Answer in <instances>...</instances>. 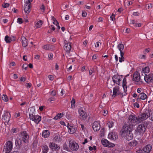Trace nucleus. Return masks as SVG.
Returning <instances> with one entry per match:
<instances>
[{
    "label": "nucleus",
    "mask_w": 153,
    "mask_h": 153,
    "mask_svg": "<svg viewBox=\"0 0 153 153\" xmlns=\"http://www.w3.org/2000/svg\"><path fill=\"white\" fill-rule=\"evenodd\" d=\"M42 48L44 49L49 50L50 51L54 50L55 49V46L50 44H47L42 46Z\"/></svg>",
    "instance_id": "obj_20"
},
{
    "label": "nucleus",
    "mask_w": 153,
    "mask_h": 153,
    "mask_svg": "<svg viewBox=\"0 0 153 153\" xmlns=\"http://www.w3.org/2000/svg\"><path fill=\"white\" fill-rule=\"evenodd\" d=\"M30 4H25L24 7V10L25 12L27 13H29L31 10L30 9Z\"/></svg>",
    "instance_id": "obj_23"
},
{
    "label": "nucleus",
    "mask_w": 153,
    "mask_h": 153,
    "mask_svg": "<svg viewBox=\"0 0 153 153\" xmlns=\"http://www.w3.org/2000/svg\"><path fill=\"white\" fill-rule=\"evenodd\" d=\"M143 73L145 74V73H148L149 71V67H145L143 69Z\"/></svg>",
    "instance_id": "obj_35"
},
{
    "label": "nucleus",
    "mask_w": 153,
    "mask_h": 153,
    "mask_svg": "<svg viewBox=\"0 0 153 153\" xmlns=\"http://www.w3.org/2000/svg\"><path fill=\"white\" fill-rule=\"evenodd\" d=\"M132 125L129 123H125L123 126L120 133L123 137H124L127 140H131L133 137L132 133Z\"/></svg>",
    "instance_id": "obj_1"
},
{
    "label": "nucleus",
    "mask_w": 153,
    "mask_h": 153,
    "mask_svg": "<svg viewBox=\"0 0 153 153\" xmlns=\"http://www.w3.org/2000/svg\"><path fill=\"white\" fill-rule=\"evenodd\" d=\"M48 78L50 80H53L54 78L53 76L52 75H50L48 76Z\"/></svg>",
    "instance_id": "obj_55"
},
{
    "label": "nucleus",
    "mask_w": 153,
    "mask_h": 153,
    "mask_svg": "<svg viewBox=\"0 0 153 153\" xmlns=\"http://www.w3.org/2000/svg\"><path fill=\"white\" fill-rule=\"evenodd\" d=\"M15 38L14 36L10 37L7 35L5 36L4 40L7 43H10L12 41H14Z\"/></svg>",
    "instance_id": "obj_21"
},
{
    "label": "nucleus",
    "mask_w": 153,
    "mask_h": 153,
    "mask_svg": "<svg viewBox=\"0 0 153 153\" xmlns=\"http://www.w3.org/2000/svg\"><path fill=\"white\" fill-rule=\"evenodd\" d=\"M102 144L104 146L108 147H113L114 146V144L110 143L106 139H104L101 140Z\"/></svg>",
    "instance_id": "obj_10"
},
{
    "label": "nucleus",
    "mask_w": 153,
    "mask_h": 153,
    "mask_svg": "<svg viewBox=\"0 0 153 153\" xmlns=\"http://www.w3.org/2000/svg\"><path fill=\"white\" fill-rule=\"evenodd\" d=\"M48 147L47 146H43V153H47L48 149Z\"/></svg>",
    "instance_id": "obj_41"
},
{
    "label": "nucleus",
    "mask_w": 153,
    "mask_h": 153,
    "mask_svg": "<svg viewBox=\"0 0 153 153\" xmlns=\"http://www.w3.org/2000/svg\"><path fill=\"white\" fill-rule=\"evenodd\" d=\"M100 44L101 45V43H100L99 42H97L95 44V45L96 47H98L99 46V45Z\"/></svg>",
    "instance_id": "obj_52"
},
{
    "label": "nucleus",
    "mask_w": 153,
    "mask_h": 153,
    "mask_svg": "<svg viewBox=\"0 0 153 153\" xmlns=\"http://www.w3.org/2000/svg\"><path fill=\"white\" fill-rule=\"evenodd\" d=\"M53 139L56 142H59L62 140V139L59 135H56L53 138Z\"/></svg>",
    "instance_id": "obj_30"
},
{
    "label": "nucleus",
    "mask_w": 153,
    "mask_h": 153,
    "mask_svg": "<svg viewBox=\"0 0 153 153\" xmlns=\"http://www.w3.org/2000/svg\"><path fill=\"white\" fill-rule=\"evenodd\" d=\"M33 0H25L26 4H30V2L32 1Z\"/></svg>",
    "instance_id": "obj_53"
},
{
    "label": "nucleus",
    "mask_w": 153,
    "mask_h": 153,
    "mask_svg": "<svg viewBox=\"0 0 153 153\" xmlns=\"http://www.w3.org/2000/svg\"><path fill=\"white\" fill-rule=\"evenodd\" d=\"M90 151L93 150H95L96 149V147L95 146H94L93 147L90 146L88 147Z\"/></svg>",
    "instance_id": "obj_45"
},
{
    "label": "nucleus",
    "mask_w": 153,
    "mask_h": 153,
    "mask_svg": "<svg viewBox=\"0 0 153 153\" xmlns=\"http://www.w3.org/2000/svg\"><path fill=\"white\" fill-rule=\"evenodd\" d=\"M2 99L5 102H7L8 99L6 95L3 94L2 97Z\"/></svg>",
    "instance_id": "obj_42"
},
{
    "label": "nucleus",
    "mask_w": 153,
    "mask_h": 153,
    "mask_svg": "<svg viewBox=\"0 0 153 153\" xmlns=\"http://www.w3.org/2000/svg\"><path fill=\"white\" fill-rule=\"evenodd\" d=\"M71 108H74L75 106V100L74 98H73L72 99V100L71 101Z\"/></svg>",
    "instance_id": "obj_40"
},
{
    "label": "nucleus",
    "mask_w": 153,
    "mask_h": 153,
    "mask_svg": "<svg viewBox=\"0 0 153 153\" xmlns=\"http://www.w3.org/2000/svg\"><path fill=\"white\" fill-rule=\"evenodd\" d=\"M115 15L114 14H112V16L110 17V19L111 20H112L113 21H114L115 19L114 17Z\"/></svg>",
    "instance_id": "obj_47"
},
{
    "label": "nucleus",
    "mask_w": 153,
    "mask_h": 153,
    "mask_svg": "<svg viewBox=\"0 0 153 153\" xmlns=\"http://www.w3.org/2000/svg\"><path fill=\"white\" fill-rule=\"evenodd\" d=\"M128 144L129 145L131 146H135L137 144V142L136 140H133L129 142Z\"/></svg>",
    "instance_id": "obj_31"
},
{
    "label": "nucleus",
    "mask_w": 153,
    "mask_h": 153,
    "mask_svg": "<svg viewBox=\"0 0 153 153\" xmlns=\"http://www.w3.org/2000/svg\"><path fill=\"white\" fill-rule=\"evenodd\" d=\"M55 20H53V23L54 24L56 25H59V23L57 22V21L55 19Z\"/></svg>",
    "instance_id": "obj_50"
},
{
    "label": "nucleus",
    "mask_w": 153,
    "mask_h": 153,
    "mask_svg": "<svg viewBox=\"0 0 153 153\" xmlns=\"http://www.w3.org/2000/svg\"><path fill=\"white\" fill-rule=\"evenodd\" d=\"M147 127L146 123H145V122L142 123L138 126L137 128V131L140 134H142L145 131Z\"/></svg>",
    "instance_id": "obj_7"
},
{
    "label": "nucleus",
    "mask_w": 153,
    "mask_h": 153,
    "mask_svg": "<svg viewBox=\"0 0 153 153\" xmlns=\"http://www.w3.org/2000/svg\"><path fill=\"white\" fill-rule=\"evenodd\" d=\"M113 95L112 97H115L117 94H118V93L119 91V88L117 87H115L113 90Z\"/></svg>",
    "instance_id": "obj_29"
},
{
    "label": "nucleus",
    "mask_w": 153,
    "mask_h": 153,
    "mask_svg": "<svg viewBox=\"0 0 153 153\" xmlns=\"http://www.w3.org/2000/svg\"><path fill=\"white\" fill-rule=\"evenodd\" d=\"M50 134V133L49 131L48 130H45L43 131L42 136L44 138H47L49 136Z\"/></svg>",
    "instance_id": "obj_27"
},
{
    "label": "nucleus",
    "mask_w": 153,
    "mask_h": 153,
    "mask_svg": "<svg viewBox=\"0 0 153 153\" xmlns=\"http://www.w3.org/2000/svg\"><path fill=\"white\" fill-rule=\"evenodd\" d=\"M63 114L61 113H58L57 115L54 117L53 119L54 120H58L59 119L62 117Z\"/></svg>",
    "instance_id": "obj_36"
},
{
    "label": "nucleus",
    "mask_w": 153,
    "mask_h": 153,
    "mask_svg": "<svg viewBox=\"0 0 153 153\" xmlns=\"http://www.w3.org/2000/svg\"><path fill=\"white\" fill-rule=\"evenodd\" d=\"M152 149V146L150 145H148L143 149V152L142 153H149Z\"/></svg>",
    "instance_id": "obj_17"
},
{
    "label": "nucleus",
    "mask_w": 153,
    "mask_h": 153,
    "mask_svg": "<svg viewBox=\"0 0 153 153\" xmlns=\"http://www.w3.org/2000/svg\"><path fill=\"white\" fill-rule=\"evenodd\" d=\"M87 15V13L85 12H82V15L83 17H85Z\"/></svg>",
    "instance_id": "obj_59"
},
{
    "label": "nucleus",
    "mask_w": 153,
    "mask_h": 153,
    "mask_svg": "<svg viewBox=\"0 0 153 153\" xmlns=\"http://www.w3.org/2000/svg\"><path fill=\"white\" fill-rule=\"evenodd\" d=\"M68 142L69 147L71 150L73 151L78 150L79 148V145L74 140L69 139Z\"/></svg>",
    "instance_id": "obj_2"
},
{
    "label": "nucleus",
    "mask_w": 153,
    "mask_h": 153,
    "mask_svg": "<svg viewBox=\"0 0 153 153\" xmlns=\"http://www.w3.org/2000/svg\"><path fill=\"white\" fill-rule=\"evenodd\" d=\"M40 9L41 10H43L44 11L45 10V6L44 5L42 4L40 7Z\"/></svg>",
    "instance_id": "obj_64"
},
{
    "label": "nucleus",
    "mask_w": 153,
    "mask_h": 153,
    "mask_svg": "<svg viewBox=\"0 0 153 153\" xmlns=\"http://www.w3.org/2000/svg\"><path fill=\"white\" fill-rule=\"evenodd\" d=\"M68 131L69 133L71 134H73L74 133L75 131L74 129L73 128H68Z\"/></svg>",
    "instance_id": "obj_43"
},
{
    "label": "nucleus",
    "mask_w": 153,
    "mask_h": 153,
    "mask_svg": "<svg viewBox=\"0 0 153 153\" xmlns=\"http://www.w3.org/2000/svg\"><path fill=\"white\" fill-rule=\"evenodd\" d=\"M117 137L118 136L115 132H111L108 135V138L113 140H115Z\"/></svg>",
    "instance_id": "obj_18"
},
{
    "label": "nucleus",
    "mask_w": 153,
    "mask_h": 153,
    "mask_svg": "<svg viewBox=\"0 0 153 153\" xmlns=\"http://www.w3.org/2000/svg\"><path fill=\"white\" fill-rule=\"evenodd\" d=\"M150 113L149 111H146L144 112L139 115L138 117V122L140 123L143 120H145L150 117Z\"/></svg>",
    "instance_id": "obj_6"
},
{
    "label": "nucleus",
    "mask_w": 153,
    "mask_h": 153,
    "mask_svg": "<svg viewBox=\"0 0 153 153\" xmlns=\"http://www.w3.org/2000/svg\"><path fill=\"white\" fill-rule=\"evenodd\" d=\"M15 144L16 147H17L18 148H20L22 146L21 145V143L19 142V138L15 140Z\"/></svg>",
    "instance_id": "obj_34"
},
{
    "label": "nucleus",
    "mask_w": 153,
    "mask_h": 153,
    "mask_svg": "<svg viewBox=\"0 0 153 153\" xmlns=\"http://www.w3.org/2000/svg\"><path fill=\"white\" fill-rule=\"evenodd\" d=\"M108 113V111H107L104 110L103 111V115L105 116L107 115Z\"/></svg>",
    "instance_id": "obj_62"
},
{
    "label": "nucleus",
    "mask_w": 153,
    "mask_h": 153,
    "mask_svg": "<svg viewBox=\"0 0 153 153\" xmlns=\"http://www.w3.org/2000/svg\"><path fill=\"white\" fill-rule=\"evenodd\" d=\"M94 69V68H93L89 70V74L90 75H92V73L95 72Z\"/></svg>",
    "instance_id": "obj_44"
},
{
    "label": "nucleus",
    "mask_w": 153,
    "mask_h": 153,
    "mask_svg": "<svg viewBox=\"0 0 153 153\" xmlns=\"http://www.w3.org/2000/svg\"><path fill=\"white\" fill-rule=\"evenodd\" d=\"M22 44L23 47H26L27 45V40L25 37H23L22 38Z\"/></svg>",
    "instance_id": "obj_26"
},
{
    "label": "nucleus",
    "mask_w": 153,
    "mask_h": 153,
    "mask_svg": "<svg viewBox=\"0 0 153 153\" xmlns=\"http://www.w3.org/2000/svg\"><path fill=\"white\" fill-rule=\"evenodd\" d=\"M113 81L114 83L120 85L121 79L119 76L117 75H115L112 77Z\"/></svg>",
    "instance_id": "obj_15"
},
{
    "label": "nucleus",
    "mask_w": 153,
    "mask_h": 153,
    "mask_svg": "<svg viewBox=\"0 0 153 153\" xmlns=\"http://www.w3.org/2000/svg\"><path fill=\"white\" fill-rule=\"evenodd\" d=\"M9 5H10V4L8 3H4V4H3L2 6L4 8H7V7H8L9 6Z\"/></svg>",
    "instance_id": "obj_46"
},
{
    "label": "nucleus",
    "mask_w": 153,
    "mask_h": 153,
    "mask_svg": "<svg viewBox=\"0 0 153 153\" xmlns=\"http://www.w3.org/2000/svg\"><path fill=\"white\" fill-rule=\"evenodd\" d=\"M134 107H136L137 108L139 107V104L137 102H135L134 104Z\"/></svg>",
    "instance_id": "obj_58"
},
{
    "label": "nucleus",
    "mask_w": 153,
    "mask_h": 153,
    "mask_svg": "<svg viewBox=\"0 0 153 153\" xmlns=\"http://www.w3.org/2000/svg\"><path fill=\"white\" fill-rule=\"evenodd\" d=\"M107 125L108 128H112L113 126L114 125V123L111 121H109L107 123Z\"/></svg>",
    "instance_id": "obj_37"
},
{
    "label": "nucleus",
    "mask_w": 153,
    "mask_h": 153,
    "mask_svg": "<svg viewBox=\"0 0 153 153\" xmlns=\"http://www.w3.org/2000/svg\"><path fill=\"white\" fill-rule=\"evenodd\" d=\"M49 147L51 149L53 150H58L60 148L55 143H50Z\"/></svg>",
    "instance_id": "obj_22"
},
{
    "label": "nucleus",
    "mask_w": 153,
    "mask_h": 153,
    "mask_svg": "<svg viewBox=\"0 0 153 153\" xmlns=\"http://www.w3.org/2000/svg\"><path fill=\"white\" fill-rule=\"evenodd\" d=\"M117 48L119 50L120 52V53H124L123 51V50L124 49V46L122 43L119 44L117 45Z\"/></svg>",
    "instance_id": "obj_28"
},
{
    "label": "nucleus",
    "mask_w": 153,
    "mask_h": 153,
    "mask_svg": "<svg viewBox=\"0 0 153 153\" xmlns=\"http://www.w3.org/2000/svg\"><path fill=\"white\" fill-rule=\"evenodd\" d=\"M17 22L21 24L23 23L22 19L19 18L17 19Z\"/></svg>",
    "instance_id": "obj_48"
},
{
    "label": "nucleus",
    "mask_w": 153,
    "mask_h": 153,
    "mask_svg": "<svg viewBox=\"0 0 153 153\" xmlns=\"http://www.w3.org/2000/svg\"><path fill=\"white\" fill-rule=\"evenodd\" d=\"M55 100V98L54 97H51L48 99V101L50 102L52 101H54Z\"/></svg>",
    "instance_id": "obj_57"
},
{
    "label": "nucleus",
    "mask_w": 153,
    "mask_h": 153,
    "mask_svg": "<svg viewBox=\"0 0 153 153\" xmlns=\"http://www.w3.org/2000/svg\"><path fill=\"white\" fill-rule=\"evenodd\" d=\"M42 21L41 20H40L38 21L37 22L36 25L35 26L37 28H39L42 25Z\"/></svg>",
    "instance_id": "obj_38"
},
{
    "label": "nucleus",
    "mask_w": 153,
    "mask_h": 153,
    "mask_svg": "<svg viewBox=\"0 0 153 153\" xmlns=\"http://www.w3.org/2000/svg\"><path fill=\"white\" fill-rule=\"evenodd\" d=\"M50 29L54 31L55 30L54 26L53 25H51V26H49Z\"/></svg>",
    "instance_id": "obj_61"
},
{
    "label": "nucleus",
    "mask_w": 153,
    "mask_h": 153,
    "mask_svg": "<svg viewBox=\"0 0 153 153\" xmlns=\"http://www.w3.org/2000/svg\"><path fill=\"white\" fill-rule=\"evenodd\" d=\"M78 112L80 118L82 120H85L87 117V115L86 113L83 110L79 108L78 110Z\"/></svg>",
    "instance_id": "obj_8"
},
{
    "label": "nucleus",
    "mask_w": 153,
    "mask_h": 153,
    "mask_svg": "<svg viewBox=\"0 0 153 153\" xmlns=\"http://www.w3.org/2000/svg\"><path fill=\"white\" fill-rule=\"evenodd\" d=\"M53 54L52 53H50L49 54V55H48V57L49 58H50V59H51V58H52L53 57Z\"/></svg>",
    "instance_id": "obj_60"
},
{
    "label": "nucleus",
    "mask_w": 153,
    "mask_h": 153,
    "mask_svg": "<svg viewBox=\"0 0 153 153\" xmlns=\"http://www.w3.org/2000/svg\"><path fill=\"white\" fill-rule=\"evenodd\" d=\"M56 94V91L54 90H53L51 93V95L53 96L55 95Z\"/></svg>",
    "instance_id": "obj_54"
},
{
    "label": "nucleus",
    "mask_w": 153,
    "mask_h": 153,
    "mask_svg": "<svg viewBox=\"0 0 153 153\" xmlns=\"http://www.w3.org/2000/svg\"><path fill=\"white\" fill-rule=\"evenodd\" d=\"M129 121L131 124L135 123L138 122V117H136L134 114L130 115L128 117Z\"/></svg>",
    "instance_id": "obj_13"
},
{
    "label": "nucleus",
    "mask_w": 153,
    "mask_h": 153,
    "mask_svg": "<svg viewBox=\"0 0 153 153\" xmlns=\"http://www.w3.org/2000/svg\"><path fill=\"white\" fill-rule=\"evenodd\" d=\"M27 65L26 64H23L22 66V68L25 70H26L27 69Z\"/></svg>",
    "instance_id": "obj_51"
},
{
    "label": "nucleus",
    "mask_w": 153,
    "mask_h": 153,
    "mask_svg": "<svg viewBox=\"0 0 153 153\" xmlns=\"http://www.w3.org/2000/svg\"><path fill=\"white\" fill-rule=\"evenodd\" d=\"M26 80V79L24 77H21L20 78V80L21 82H24Z\"/></svg>",
    "instance_id": "obj_49"
},
{
    "label": "nucleus",
    "mask_w": 153,
    "mask_h": 153,
    "mask_svg": "<svg viewBox=\"0 0 153 153\" xmlns=\"http://www.w3.org/2000/svg\"><path fill=\"white\" fill-rule=\"evenodd\" d=\"M28 138L29 136L25 131L22 132L20 134L19 138V142L21 143V146L27 142Z\"/></svg>",
    "instance_id": "obj_3"
},
{
    "label": "nucleus",
    "mask_w": 153,
    "mask_h": 153,
    "mask_svg": "<svg viewBox=\"0 0 153 153\" xmlns=\"http://www.w3.org/2000/svg\"><path fill=\"white\" fill-rule=\"evenodd\" d=\"M102 144L104 146L108 147H113L114 146V144L110 143L106 139H104L101 140Z\"/></svg>",
    "instance_id": "obj_11"
},
{
    "label": "nucleus",
    "mask_w": 153,
    "mask_h": 153,
    "mask_svg": "<svg viewBox=\"0 0 153 153\" xmlns=\"http://www.w3.org/2000/svg\"><path fill=\"white\" fill-rule=\"evenodd\" d=\"M25 86L27 88H30L31 86V84L30 83H26Z\"/></svg>",
    "instance_id": "obj_56"
},
{
    "label": "nucleus",
    "mask_w": 153,
    "mask_h": 153,
    "mask_svg": "<svg viewBox=\"0 0 153 153\" xmlns=\"http://www.w3.org/2000/svg\"><path fill=\"white\" fill-rule=\"evenodd\" d=\"M30 120L34 121L36 123L38 124L41 121V117L39 115H33V118H30Z\"/></svg>",
    "instance_id": "obj_19"
},
{
    "label": "nucleus",
    "mask_w": 153,
    "mask_h": 153,
    "mask_svg": "<svg viewBox=\"0 0 153 153\" xmlns=\"http://www.w3.org/2000/svg\"><path fill=\"white\" fill-rule=\"evenodd\" d=\"M2 120H4L6 122H7L10 120V113L7 111H5L4 114L2 116Z\"/></svg>",
    "instance_id": "obj_12"
},
{
    "label": "nucleus",
    "mask_w": 153,
    "mask_h": 153,
    "mask_svg": "<svg viewBox=\"0 0 153 153\" xmlns=\"http://www.w3.org/2000/svg\"><path fill=\"white\" fill-rule=\"evenodd\" d=\"M140 77L139 73L138 71H136L133 75V81L138 82L140 81Z\"/></svg>",
    "instance_id": "obj_16"
},
{
    "label": "nucleus",
    "mask_w": 153,
    "mask_h": 153,
    "mask_svg": "<svg viewBox=\"0 0 153 153\" xmlns=\"http://www.w3.org/2000/svg\"><path fill=\"white\" fill-rule=\"evenodd\" d=\"M92 125L93 129L94 131H98L100 129V125L98 122L95 121Z\"/></svg>",
    "instance_id": "obj_14"
},
{
    "label": "nucleus",
    "mask_w": 153,
    "mask_h": 153,
    "mask_svg": "<svg viewBox=\"0 0 153 153\" xmlns=\"http://www.w3.org/2000/svg\"><path fill=\"white\" fill-rule=\"evenodd\" d=\"M63 148L64 150H65L68 152H69L70 151V148L67 146V144L65 143L63 144Z\"/></svg>",
    "instance_id": "obj_39"
},
{
    "label": "nucleus",
    "mask_w": 153,
    "mask_h": 153,
    "mask_svg": "<svg viewBox=\"0 0 153 153\" xmlns=\"http://www.w3.org/2000/svg\"><path fill=\"white\" fill-rule=\"evenodd\" d=\"M140 95V98L143 100H145L147 98V96L144 93H141Z\"/></svg>",
    "instance_id": "obj_33"
},
{
    "label": "nucleus",
    "mask_w": 153,
    "mask_h": 153,
    "mask_svg": "<svg viewBox=\"0 0 153 153\" xmlns=\"http://www.w3.org/2000/svg\"><path fill=\"white\" fill-rule=\"evenodd\" d=\"M30 109L29 117L30 118H33V115L35 114V109L34 108L32 107L30 108L29 109Z\"/></svg>",
    "instance_id": "obj_24"
},
{
    "label": "nucleus",
    "mask_w": 153,
    "mask_h": 153,
    "mask_svg": "<svg viewBox=\"0 0 153 153\" xmlns=\"http://www.w3.org/2000/svg\"><path fill=\"white\" fill-rule=\"evenodd\" d=\"M13 148V143L10 141H7L4 146L2 153H9Z\"/></svg>",
    "instance_id": "obj_5"
},
{
    "label": "nucleus",
    "mask_w": 153,
    "mask_h": 153,
    "mask_svg": "<svg viewBox=\"0 0 153 153\" xmlns=\"http://www.w3.org/2000/svg\"><path fill=\"white\" fill-rule=\"evenodd\" d=\"M124 54V53H120L121 57H119V61L120 62H122L124 61V58L123 57Z\"/></svg>",
    "instance_id": "obj_32"
},
{
    "label": "nucleus",
    "mask_w": 153,
    "mask_h": 153,
    "mask_svg": "<svg viewBox=\"0 0 153 153\" xmlns=\"http://www.w3.org/2000/svg\"><path fill=\"white\" fill-rule=\"evenodd\" d=\"M126 84V77H124L123 81V88L124 91L125 92H126L127 91Z\"/></svg>",
    "instance_id": "obj_25"
},
{
    "label": "nucleus",
    "mask_w": 153,
    "mask_h": 153,
    "mask_svg": "<svg viewBox=\"0 0 153 153\" xmlns=\"http://www.w3.org/2000/svg\"><path fill=\"white\" fill-rule=\"evenodd\" d=\"M130 24H134L135 23V21L134 20H131L130 21Z\"/></svg>",
    "instance_id": "obj_63"
},
{
    "label": "nucleus",
    "mask_w": 153,
    "mask_h": 153,
    "mask_svg": "<svg viewBox=\"0 0 153 153\" xmlns=\"http://www.w3.org/2000/svg\"><path fill=\"white\" fill-rule=\"evenodd\" d=\"M64 43L65 44L64 45V49L66 52V54L68 55L69 59H72L74 58V56H72L70 54V51L71 48V43L70 42H67V41L65 40Z\"/></svg>",
    "instance_id": "obj_4"
},
{
    "label": "nucleus",
    "mask_w": 153,
    "mask_h": 153,
    "mask_svg": "<svg viewBox=\"0 0 153 153\" xmlns=\"http://www.w3.org/2000/svg\"><path fill=\"white\" fill-rule=\"evenodd\" d=\"M144 79L147 83L153 82V74H151L148 75L145 74Z\"/></svg>",
    "instance_id": "obj_9"
}]
</instances>
